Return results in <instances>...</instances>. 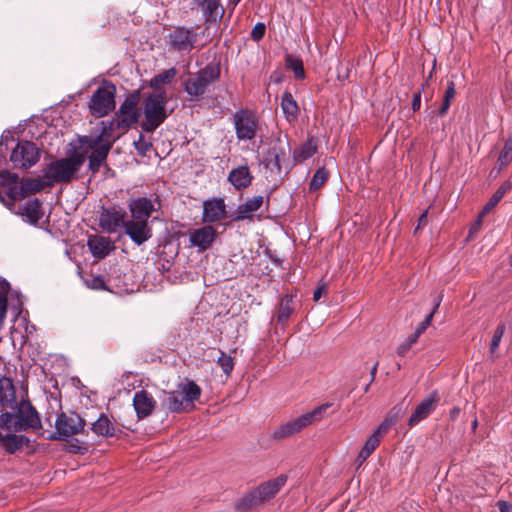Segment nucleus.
Segmentation results:
<instances>
[{
  "instance_id": "473e14b6",
  "label": "nucleus",
  "mask_w": 512,
  "mask_h": 512,
  "mask_svg": "<svg viewBox=\"0 0 512 512\" xmlns=\"http://www.w3.org/2000/svg\"><path fill=\"white\" fill-rule=\"evenodd\" d=\"M294 311L293 300L290 295H285L281 298L279 306L276 311L277 321L281 324H285Z\"/></svg>"
},
{
  "instance_id": "c03bdc74",
  "label": "nucleus",
  "mask_w": 512,
  "mask_h": 512,
  "mask_svg": "<svg viewBox=\"0 0 512 512\" xmlns=\"http://www.w3.org/2000/svg\"><path fill=\"white\" fill-rule=\"evenodd\" d=\"M504 331H505L504 324H499L497 326V328L494 332V335L492 337V340H491V344H490V352L491 353H494L496 351V349L498 348V346L501 342V339L503 337Z\"/></svg>"
},
{
  "instance_id": "72a5a7b5",
  "label": "nucleus",
  "mask_w": 512,
  "mask_h": 512,
  "mask_svg": "<svg viewBox=\"0 0 512 512\" xmlns=\"http://www.w3.org/2000/svg\"><path fill=\"white\" fill-rule=\"evenodd\" d=\"M102 130L100 135L93 141L92 144H90L91 148H94L95 146H98L103 141H108L110 138L113 137V132L115 130H121L120 127L116 125V119L113 117L109 121H102L101 122Z\"/></svg>"
},
{
  "instance_id": "4c0bfd02",
  "label": "nucleus",
  "mask_w": 512,
  "mask_h": 512,
  "mask_svg": "<svg viewBox=\"0 0 512 512\" xmlns=\"http://www.w3.org/2000/svg\"><path fill=\"white\" fill-rule=\"evenodd\" d=\"M512 162V134L506 140L502 151L498 157L500 169L507 167Z\"/></svg>"
},
{
  "instance_id": "e433bc0d",
  "label": "nucleus",
  "mask_w": 512,
  "mask_h": 512,
  "mask_svg": "<svg viewBox=\"0 0 512 512\" xmlns=\"http://www.w3.org/2000/svg\"><path fill=\"white\" fill-rule=\"evenodd\" d=\"M456 96L455 84L453 81H448L446 91L443 96L442 105L438 111L440 116H444L449 110L450 104Z\"/></svg>"
},
{
  "instance_id": "79ce46f5",
  "label": "nucleus",
  "mask_w": 512,
  "mask_h": 512,
  "mask_svg": "<svg viewBox=\"0 0 512 512\" xmlns=\"http://www.w3.org/2000/svg\"><path fill=\"white\" fill-rule=\"evenodd\" d=\"M271 161L279 172L282 171L286 162V153L283 149L273 147L270 151Z\"/></svg>"
},
{
  "instance_id": "cd10ccee",
  "label": "nucleus",
  "mask_w": 512,
  "mask_h": 512,
  "mask_svg": "<svg viewBox=\"0 0 512 512\" xmlns=\"http://www.w3.org/2000/svg\"><path fill=\"white\" fill-rule=\"evenodd\" d=\"M91 430L97 436H102L106 438L113 437L116 434L115 425L104 413L100 414L98 419L92 423Z\"/></svg>"
},
{
  "instance_id": "37998d69",
  "label": "nucleus",
  "mask_w": 512,
  "mask_h": 512,
  "mask_svg": "<svg viewBox=\"0 0 512 512\" xmlns=\"http://www.w3.org/2000/svg\"><path fill=\"white\" fill-rule=\"evenodd\" d=\"M217 363L226 375H229L234 368L233 358L222 351L220 352Z\"/></svg>"
},
{
  "instance_id": "864d4df0",
  "label": "nucleus",
  "mask_w": 512,
  "mask_h": 512,
  "mask_svg": "<svg viewBox=\"0 0 512 512\" xmlns=\"http://www.w3.org/2000/svg\"><path fill=\"white\" fill-rule=\"evenodd\" d=\"M151 147L152 145L146 142L142 135L140 136L139 140L135 142L136 150L142 155H145L151 149Z\"/></svg>"
},
{
  "instance_id": "a18cd8bd",
  "label": "nucleus",
  "mask_w": 512,
  "mask_h": 512,
  "mask_svg": "<svg viewBox=\"0 0 512 512\" xmlns=\"http://www.w3.org/2000/svg\"><path fill=\"white\" fill-rule=\"evenodd\" d=\"M381 442V439L378 438V436H375L374 434H372L365 442L362 450L365 451V454H369L371 455L374 450L379 446Z\"/></svg>"
},
{
  "instance_id": "423d86ee",
  "label": "nucleus",
  "mask_w": 512,
  "mask_h": 512,
  "mask_svg": "<svg viewBox=\"0 0 512 512\" xmlns=\"http://www.w3.org/2000/svg\"><path fill=\"white\" fill-rule=\"evenodd\" d=\"M288 477L284 474L279 475L275 479L265 481L247 493L244 497L238 500L237 508L245 511L265 501L272 499L286 484Z\"/></svg>"
},
{
  "instance_id": "ddd939ff",
  "label": "nucleus",
  "mask_w": 512,
  "mask_h": 512,
  "mask_svg": "<svg viewBox=\"0 0 512 512\" xmlns=\"http://www.w3.org/2000/svg\"><path fill=\"white\" fill-rule=\"evenodd\" d=\"M86 426V422L76 413H61L57 416L55 422V435L53 439L65 440L81 433Z\"/></svg>"
},
{
  "instance_id": "6e6d98bb",
  "label": "nucleus",
  "mask_w": 512,
  "mask_h": 512,
  "mask_svg": "<svg viewBox=\"0 0 512 512\" xmlns=\"http://www.w3.org/2000/svg\"><path fill=\"white\" fill-rule=\"evenodd\" d=\"M93 289H103L105 287V281L101 276H95L92 279L90 285Z\"/></svg>"
},
{
  "instance_id": "e2e57ef3",
  "label": "nucleus",
  "mask_w": 512,
  "mask_h": 512,
  "mask_svg": "<svg viewBox=\"0 0 512 512\" xmlns=\"http://www.w3.org/2000/svg\"><path fill=\"white\" fill-rule=\"evenodd\" d=\"M369 456H370L369 454H367V453L365 454V451H363V450L361 449V451L359 452V455H358V457H357V462H358V464H359V465H362V464L366 461V459H367Z\"/></svg>"
},
{
  "instance_id": "39448f33",
  "label": "nucleus",
  "mask_w": 512,
  "mask_h": 512,
  "mask_svg": "<svg viewBox=\"0 0 512 512\" xmlns=\"http://www.w3.org/2000/svg\"><path fill=\"white\" fill-rule=\"evenodd\" d=\"M221 69L217 63H209L196 73L189 74L184 81V91L190 97V100L202 99L210 85L220 77Z\"/></svg>"
},
{
  "instance_id": "4468645a",
  "label": "nucleus",
  "mask_w": 512,
  "mask_h": 512,
  "mask_svg": "<svg viewBox=\"0 0 512 512\" xmlns=\"http://www.w3.org/2000/svg\"><path fill=\"white\" fill-rule=\"evenodd\" d=\"M40 159V149L30 141H20L12 150L10 161L15 168L28 169Z\"/></svg>"
},
{
  "instance_id": "f704fd0d",
  "label": "nucleus",
  "mask_w": 512,
  "mask_h": 512,
  "mask_svg": "<svg viewBox=\"0 0 512 512\" xmlns=\"http://www.w3.org/2000/svg\"><path fill=\"white\" fill-rule=\"evenodd\" d=\"M441 301L442 295L440 294L435 298V304L432 311L426 316V318L417 326L416 330L414 331L412 341L418 339L420 335L430 326L432 318L437 309L439 308Z\"/></svg>"
},
{
  "instance_id": "4d7b16f0",
  "label": "nucleus",
  "mask_w": 512,
  "mask_h": 512,
  "mask_svg": "<svg viewBox=\"0 0 512 512\" xmlns=\"http://www.w3.org/2000/svg\"><path fill=\"white\" fill-rule=\"evenodd\" d=\"M421 107V91L416 92L412 99V110L418 111Z\"/></svg>"
},
{
  "instance_id": "a878e982",
  "label": "nucleus",
  "mask_w": 512,
  "mask_h": 512,
  "mask_svg": "<svg viewBox=\"0 0 512 512\" xmlns=\"http://www.w3.org/2000/svg\"><path fill=\"white\" fill-rule=\"evenodd\" d=\"M262 203V196H254L248 199L244 204H241L237 207L234 220H244L251 218L254 212L261 208Z\"/></svg>"
},
{
  "instance_id": "49530a36",
  "label": "nucleus",
  "mask_w": 512,
  "mask_h": 512,
  "mask_svg": "<svg viewBox=\"0 0 512 512\" xmlns=\"http://www.w3.org/2000/svg\"><path fill=\"white\" fill-rule=\"evenodd\" d=\"M395 423L389 418L385 417V419L382 421V423L378 426V428L374 431V435L378 436V438L382 439V437L388 432V430L394 425Z\"/></svg>"
},
{
  "instance_id": "6e6552de",
  "label": "nucleus",
  "mask_w": 512,
  "mask_h": 512,
  "mask_svg": "<svg viewBox=\"0 0 512 512\" xmlns=\"http://www.w3.org/2000/svg\"><path fill=\"white\" fill-rule=\"evenodd\" d=\"M331 406V403L321 404L312 411L280 425L273 431L272 438L282 440L299 433L307 426L320 421L324 417L327 409Z\"/></svg>"
},
{
  "instance_id": "052dcab7",
  "label": "nucleus",
  "mask_w": 512,
  "mask_h": 512,
  "mask_svg": "<svg viewBox=\"0 0 512 512\" xmlns=\"http://www.w3.org/2000/svg\"><path fill=\"white\" fill-rule=\"evenodd\" d=\"M497 506L500 512H512V506L506 501H498Z\"/></svg>"
},
{
  "instance_id": "f257e3e1",
  "label": "nucleus",
  "mask_w": 512,
  "mask_h": 512,
  "mask_svg": "<svg viewBox=\"0 0 512 512\" xmlns=\"http://www.w3.org/2000/svg\"><path fill=\"white\" fill-rule=\"evenodd\" d=\"M128 209L131 219L125 223V234L140 246L152 237L148 220L155 211L154 202L147 197L132 198L128 201Z\"/></svg>"
},
{
  "instance_id": "69168bd1",
  "label": "nucleus",
  "mask_w": 512,
  "mask_h": 512,
  "mask_svg": "<svg viewBox=\"0 0 512 512\" xmlns=\"http://www.w3.org/2000/svg\"><path fill=\"white\" fill-rule=\"evenodd\" d=\"M459 413H460V409H459V408H457V407L453 408V409L450 411V418H451L452 420H455V419L457 418V416L459 415Z\"/></svg>"
},
{
  "instance_id": "2f4dec72",
  "label": "nucleus",
  "mask_w": 512,
  "mask_h": 512,
  "mask_svg": "<svg viewBox=\"0 0 512 512\" xmlns=\"http://www.w3.org/2000/svg\"><path fill=\"white\" fill-rule=\"evenodd\" d=\"M20 214L27 217L30 223L36 224L43 216L40 201L34 199L26 202L20 207Z\"/></svg>"
},
{
  "instance_id": "f3484780",
  "label": "nucleus",
  "mask_w": 512,
  "mask_h": 512,
  "mask_svg": "<svg viewBox=\"0 0 512 512\" xmlns=\"http://www.w3.org/2000/svg\"><path fill=\"white\" fill-rule=\"evenodd\" d=\"M197 33L193 29L177 27L169 34V42L177 51L189 52L197 41Z\"/></svg>"
},
{
  "instance_id": "09e8293b",
  "label": "nucleus",
  "mask_w": 512,
  "mask_h": 512,
  "mask_svg": "<svg viewBox=\"0 0 512 512\" xmlns=\"http://www.w3.org/2000/svg\"><path fill=\"white\" fill-rule=\"evenodd\" d=\"M395 423L389 418L385 417V419L382 421V423L378 426V428L374 431V435L378 436V438L382 439V437L388 432V430L394 425Z\"/></svg>"
},
{
  "instance_id": "338daca9",
  "label": "nucleus",
  "mask_w": 512,
  "mask_h": 512,
  "mask_svg": "<svg viewBox=\"0 0 512 512\" xmlns=\"http://www.w3.org/2000/svg\"><path fill=\"white\" fill-rule=\"evenodd\" d=\"M0 310H1L0 316L3 318L6 313V301L5 300L0 301Z\"/></svg>"
},
{
  "instance_id": "1a4fd4ad",
  "label": "nucleus",
  "mask_w": 512,
  "mask_h": 512,
  "mask_svg": "<svg viewBox=\"0 0 512 512\" xmlns=\"http://www.w3.org/2000/svg\"><path fill=\"white\" fill-rule=\"evenodd\" d=\"M165 93H152L143 102L145 121L142 129L146 132L155 131L167 118Z\"/></svg>"
},
{
  "instance_id": "7ed1b4c3",
  "label": "nucleus",
  "mask_w": 512,
  "mask_h": 512,
  "mask_svg": "<svg viewBox=\"0 0 512 512\" xmlns=\"http://www.w3.org/2000/svg\"><path fill=\"white\" fill-rule=\"evenodd\" d=\"M201 388L194 381L186 380L175 391L164 392L162 406L172 413L191 411L200 398Z\"/></svg>"
},
{
  "instance_id": "412c9836",
  "label": "nucleus",
  "mask_w": 512,
  "mask_h": 512,
  "mask_svg": "<svg viewBox=\"0 0 512 512\" xmlns=\"http://www.w3.org/2000/svg\"><path fill=\"white\" fill-rule=\"evenodd\" d=\"M215 237L216 230L210 225L195 229L189 234L190 244L197 247L199 251L207 250L214 242Z\"/></svg>"
},
{
  "instance_id": "6ab92c4d",
  "label": "nucleus",
  "mask_w": 512,
  "mask_h": 512,
  "mask_svg": "<svg viewBox=\"0 0 512 512\" xmlns=\"http://www.w3.org/2000/svg\"><path fill=\"white\" fill-rule=\"evenodd\" d=\"M157 405L154 397L146 390L135 392L133 396V407L138 419H145L150 416Z\"/></svg>"
},
{
  "instance_id": "8fccbe9b",
  "label": "nucleus",
  "mask_w": 512,
  "mask_h": 512,
  "mask_svg": "<svg viewBox=\"0 0 512 512\" xmlns=\"http://www.w3.org/2000/svg\"><path fill=\"white\" fill-rule=\"evenodd\" d=\"M412 339H413V334H411V335H410V336H409V337H408L404 342H402V343L398 346V348H397V353H398V355H400V356H404V355H405V354L410 350V348L412 347V345H413L414 343H416V342H417V340H418V339H415V340H413V341H412Z\"/></svg>"
},
{
  "instance_id": "0e129e2a",
  "label": "nucleus",
  "mask_w": 512,
  "mask_h": 512,
  "mask_svg": "<svg viewBox=\"0 0 512 512\" xmlns=\"http://www.w3.org/2000/svg\"><path fill=\"white\" fill-rule=\"evenodd\" d=\"M378 362H375L374 365L372 366L371 370H370V374H371V381L370 383H372L375 379V376H376V373H377V369H378Z\"/></svg>"
},
{
  "instance_id": "5701e85b",
  "label": "nucleus",
  "mask_w": 512,
  "mask_h": 512,
  "mask_svg": "<svg viewBox=\"0 0 512 512\" xmlns=\"http://www.w3.org/2000/svg\"><path fill=\"white\" fill-rule=\"evenodd\" d=\"M195 2L204 12L206 29H209L211 24L217 23L222 19L224 8L221 5V0H195Z\"/></svg>"
},
{
  "instance_id": "680f3d73",
  "label": "nucleus",
  "mask_w": 512,
  "mask_h": 512,
  "mask_svg": "<svg viewBox=\"0 0 512 512\" xmlns=\"http://www.w3.org/2000/svg\"><path fill=\"white\" fill-rule=\"evenodd\" d=\"M481 228V220L478 219L470 228L469 236L471 237L473 234L477 233Z\"/></svg>"
},
{
  "instance_id": "58836bf2",
  "label": "nucleus",
  "mask_w": 512,
  "mask_h": 512,
  "mask_svg": "<svg viewBox=\"0 0 512 512\" xmlns=\"http://www.w3.org/2000/svg\"><path fill=\"white\" fill-rule=\"evenodd\" d=\"M328 177L329 172L324 167L317 169L309 183L310 191L319 190L327 181Z\"/></svg>"
},
{
  "instance_id": "de8ad7c7",
  "label": "nucleus",
  "mask_w": 512,
  "mask_h": 512,
  "mask_svg": "<svg viewBox=\"0 0 512 512\" xmlns=\"http://www.w3.org/2000/svg\"><path fill=\"white\" fill-rule=\"evenodd\" d=\"M395 423L389 418L385 417V419L382 421V423L378 426V428L374 431V435L378 436V438L382 439V437L388 432V430L394 425Z\"/></svg>"
},
{
  "instance_id": "2eb2a0df",
  "label": "nucleus",
  "mask_w": 512,
  "mask_h": 512,
  "mask_svg": "<svg viewBox=\"0 0 512 512\" xmlns=\"http://www.w3.org/2000/svg\"><path fill=\"white\" fill-rule=\"evenodd\" d=\"M233 123L237 139L248 141L255 138L258 129V118L248 110H239L233 115Z\"/></svg>"
},
{
  "instance_id": "dca6fc26",
  "label": "nucleus",
  "mask_w": 512,
  "mask_h": 512,
  "mask_svg": "<svg viewBox=\"0 0 512 512\" xmlns=\"http://www.w3.org/2000/svg\"><path fill=\"white\" fill-rule=\"evenodd\" d=\"M126 212L120 207L102 208L99 215V225L107 233H114L119 227L125 229Z\"/></svg>"
},
{
  "instance_id": "9b49d317",
  "label": "nucleus",
  "mask_w": 512,
  "mask_h": 512,
  "mask_svg": "<svg viewBox=\"0 0 512 512\" xmlns=\"http://www.w3.org/2000/svg\"><path fill=\"white\" fill-rule=\"evenodd\" d=\"M138 104L139 93L133 92L129 94L120 105L114 117L116 119V125L121 128V131H127L138 123L141 116Z\"/></svg>"
},
{
  "instance_id": "a19ab883",
  "label": "nucleus",
  "mask_w": 512,
  "mask_h": 512,
  "mask_svg": "<svg viewBox=\"0 0 512 512\" xmlns=\"http://www.w3.org/2000/svg\"><path fill=\"white\" fill-rule=\"evenodd\" d=\"M286 65L294 72L296 79H303L305 77L303 63L300 59L289 56L286 59Z\"/></svg>"
},
{
  "instance_id": "f8f14e48",
  "label": "nucleus",
  "mask_w": 512,
  "mask_h": 512,
  "mask_svg": "<svg viewBox=\"0 0 512 512\" xmlns=\"http://www.w3.org/2000/svg\"><path fill=\"white\" fill-rule=\"evenodd\" d=\"M116 88L112 83H104L97 88L90 100L92 115L103 117L115 108Z\"/></svg>"
},
{
  "instance_id": "4be33fe9",
  "label": "nucleus",
  "mask_w": 512,
  "mask_h": 512,
  "mask_svg": "<svg viewBox=\"0 0 512 512\" xmlns=\"http://www.w3.org/2000/svg\"><path fill=\"white\" fill-rule=\"evenodd\" d=\"M87 246L94 258L103 259L115 249L114 243L109 237L101 235H90Z\"/></svg>"
},
{
  "instance_id": "13d9d810",
  "label": "nucleus",
  "mask_w": 512,
  "mask_h": 512,
  "mask_svg": "<svg viewBox=\"0 0 512 512\" xmlns=\"http://www.w3.org/2000/svg\"><path fill=\"white\" fill-rule=\"evenodd\" d=\"M326 293L327 288L324 285L317 287L313 293V300L317 302Z\"/></svg>"
},
{
  "instance_id": "bf43d9fd",
  "label": "nucleus",
  "mask_w": 512,
  "mask_h": 512,
  "mask_svg": "<svg viewBox=\"0 0 512 512\" xmlns=\"http://www.w3.org/2000/svg\"><path fill=\"white\" fill-rule=\"evenodd\" d=\"M427 216H428V211H424L421 216L419 217V220H418V225L414 231V233H417V231L421 228V227H424L426 224H427Z\"/></svg>"
},
{
  "instance_id": "774afa93",
  "label": "nucleus",
  "mask_w": 512,
  "mask_h": 512,
  "mask_svg": "<svg viewBox=\"0 0 512 512\" xmlns=\"http://www.w3.org/2000/svg\"><path fill=\"white\" fill-rule=\"evenodd\" d=\"M230 4L236 6L241 0H229Z\"/></svg>"
},
{
  "instance_id": "b1692460",
  "label": "nucleus",
  "mask_w": 512,
  "mask_h": 512,
  "mask_svg": "<svg viewBox=\"0 0 512 512\" xmlns=\"http://www.w3.org/2000/svg\"><path fill=\"white\" fill-rule=\"evenodd\" d=\"M253 176L247 166H239L230 171L228 181L237 189L247 188L252 182Z\"/></svg>"
},
{
  "instance_id": "ea45409f",
  "label": "nucleus",
  "mask_w": 512,
  "mask_h": 512,
  "mask_svg": "<svg viewBox=\"0 0 512 512\" xmlns=\"http://www.w3.org/2000/svg\"><path fill=\"white\" fill-rule=\"evenodd\" d=\"M175 76L176 70L174 68L165 70L152 78L151 87L159 88L163 84H168L174 79Z\"/></svg>"
},
{
  "instance_id": "9d476101",
  "label": "nucleus",
  "mask_w": 512,
  "mask_h": 512,
  "mask_svg": "<svg viewBox=\"0 0 512 512\" xmlns=\"http://www.w3.org/2000/svg\"><path fill=\"white\" fill-rule=\"evenodd\" d=\"M0 183L2 185H10L8 192L6 193L8 202L1 199V201L7 205H13L17 199H23L29 193L38 192L42 188L41 182L37 179H26L22 181L20 186H18V175L11 173L8 170L0 171Z\"/></svg>"
},
{
  "instance_id": "f03ea898",
  "label": "nucleus",
  "mask_w": 512,
  "mask_h": 512,
  "mask_svg": "<svg viewBox=\"0 0 512 512\" xmlns=\"http://www.w3.org/2000/svg\"><path fill=\"white\" fill-rule=\"evenodd\" d=\"M86 161V153L75 151L65 158L50 162L44 169V178L49 185L67 183L76 178Z\"/></svg>"
},
{
  "instance_id": "c756f323",
  "label": "nucleus",
  "mask_w": 512,
  "mask_h": 512,
  "mask_svg": "<svg viewBox=\"0 0 512 512\" xmlns=\"http://www.w3.org/2000/svg\"><path fill=\"white\" fill-rule=\"evenodd\" d=\"M111 147L112 143L108 142L107 144L98 146L93 149L91 155L89 156V169L93 173L97 172L101 165L105 163Z\"/></svg>"
},
{
  "instance_id": "3c124183",
  "label": "nucleus",
  "mask_w": 512,
  "mask_h": 512,
  "mask_svg": "<svg viewBox=\"0 0 512 512\" xmlns=\"http://www.w3.org/2000/svg\"><path fill=\"white\" fill-rule=\"evenodd\" d=\"M404 410L401 405H396L390 409L388 414L386 415L389 417L394 423H397L403 416Z\"/></svg>"
},
{
  "instance_id": "c85d7f7f",
  "label": "nucleus",
  "mask_w": 512,
  "mask_h": 512,
  "mask_svg": "<svg viewBox=\"0 0 512 512\" xmlns=\"http://www.w3.org/2000/svg\"><path fill=\"white\" fill-rule=\"evenodd\" d=\"M317 152V140L314 137L308 138L293 152V159L296 163H302L311 158Z\"/></svg>"
},
{
  "instance_id": "bb28decb",
  "label": "nucleus",
  "mask_w": 512,
  "mask_h": 512,
  "mask_svg": "<svg viewBox=\"0 0 512 512\" xmlns=\"http://www.w3.org/2000/svg\"><path fill=\"white\" fill-rule=\"evenodd\" d=\"M281 109L289 123L295 122L299 115V106L293 95L285 91L281 96Z\"/></svg>"
},
{
  "instance_id": "7c9ffc66",
  "label": "nucleus",
  "mask_w": 512,
  "mask_h": 512,
  "mask_svg": "<svg viewBox=\"0 0 512 512\" xmlns=\"http://www.w3.org/2000/svg\"><path fill=\"white\" fill-rule=\"evenodd\" d=\"M15 403V387L10 378H0V406L12 407Z\"/></svg>"
},
{
  "instance_id": "0eeeda50",
  "label": "nucleus",
  "mask_w": 512,
  "mask_h": 512,
  "mask_svg": "<svg viewBox=\"0 0 512 512\" xmlns=\"http://www.w3.org/2000/svg\"><path fill=\"white\" fill-rule=\"evenodd\" d=\"M331 406V403L321 404L312 411L280 425L273 431L272 438L282 440L299 433L307 426L320 421L324 417L327 409Z\"/></svg>"
},
{
  "instance_id": "aec40b11",
  "label": "nucleus",
  "mask_w": 512,
  "mask_h": 512,
  "mask_svg": "<svg viewBox=\"0 0 512 512\" xmlns=\"http://www.w3.org/2000/svg\"><path fill=\"white\" fill-rule=\"evenodd\" d=\"M226 217V205L222 198H211L203 203L202 221L214 223Z\"/></svg>"
},
{
  "instance_id": "603ef678",
  "label": "nucleus",
  "mask_w": 512,
  "mask_h": 512,
  "mask_svg": "<svg viewBox=\"0 0 512 512\" xmlns=\"http://www.w3.org/2000/svg\"><path fill=\"white\" fill-rule=\"evenodd\" d=\"M265 31H266V26L264 23H257L253 29H252V32H251V37L253 40L255 41H259L263 38L264 34H265Z\"/></svg>"
},
{
  "instance_id": "5fc2aeb1",
  "label": "nucleus",
  "mask_w": 512,
  "mask_h": 512,
  "mask_svg": "<svg viewBox=\"0 0 512 512\" xmlns=\"http://www.w3.org/2000/svg\"><path fill=\"white\" fill-rule=\"evenodd\" d=\"M87 446L83 443H80L79 440H75L74 443H71L69 446V451L74 453H84L87 451Z\"/></svg>"
},
{
  "instance_id": "20e7f679",
  "label": "nucleus",
  "mask_w": 512,
  "mask_h": 512,
  "mask_svg": "<svg viewBox=\"0 0 512 512\" xmlns=\"http://www.w3.org/2000/svg\"><path fill=\"white\" fill-rule=\"evenodd\" d=\"M16 408L15 412L0 415V428L10 432H22L40 427L39 414L29 401H21Z\"/></svg>"
},
{
  "instance_id": "c9c22d12",
  "label": "nucleus",
  "mask_w": 512,
  "mask_h": 512,
  "mask_svg": "<svg viewBox=\"0 0 512 512\" xmlns=\"http://www.w3.org/2000/svg\"><path fill=\"white\" fill-rule=\"evenodd\" d=\"M512 188V181L508 180L504 182L497 191L492 195L488 203L484 207V212H488L491 210L494 206H496L500 200L503 198V196L510 191Z\"/></svg>"
},
{
  "instance_id": "a211bd4d",
  "label": "nucleus",
  "mask_w": 512,
  "mask_h": 512,
  "mask_svg": "<svg viewBox=\"0 0 512 512\" xmlns=\"http://www.w3.org/2000/svg\"><path fill=\"white\" fill-rule=\"evenodd\" d=\"M440 401V396L437 391H433L425 397L416 407L411 417L408 420V426L413 427L422 420L426 419L436 408Z\"/></svg>"
},
{
  "instance_id": "393cba45",
  "label": "nucleus",
  "mask_w": 512,
  "mask_h": 512,
  "mask_svg": "<svg viewBox=\"0 0 512 512\" xmlns=\"http://www.w3.org/2000/svg\"><path fill=\"white\" fill-rule=\"evenodd\" d=\"M28 443V438L14 433L0 432V446L9 454H14Z\"/></svg>"
}]
</instances>
